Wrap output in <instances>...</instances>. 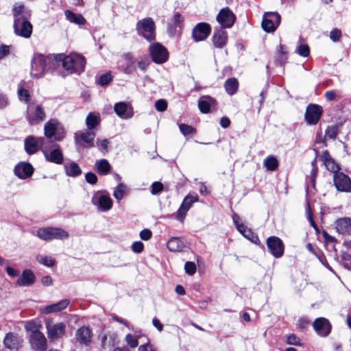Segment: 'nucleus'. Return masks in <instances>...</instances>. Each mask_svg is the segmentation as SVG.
Segmentation results:
<instances>
[{
  "label": "nucleus",
  "mask_w": 351,
  "mask_h": 351,
  "mask_svg": "<svg viewBox=\"0 0 351 351\" xmlns=\"http://www.w3.org/2000/svg\"><path fill=\"white\" fill-rule=\"evenodd\" d=\"M69 303L70 302L69 300H62L57 303L47 305L41 308L40 311L43 314L58 313L65 309L69 306Z\"/></svg>",
  "instance_id": "nucleus-27"
},
{
  "label": "nucleus",
  "mask_w": 351,
  "mask_h": 351,
  "mask_svg": "<svg viewBox=\"0 0 351 351\" xmlns=\"http://www.w3.org/2000/svg\"><path fill=\"white\" fill-rule=\"evenodd\" d=\"M48 141L44 137L28 136L24 142L25 150L28 154H34L39 149L42 151Z\"/></svg>",
  "instance_id": "nucleus-10"
},
{
  "label": "nucleus",
  "mask_w": 351,
  "mask_h": 351,
  "mask_svg": "<svg viewBox=\"0 0 351 351\" xmlns=\"http://www.w3.org/2000/svg\"><path fill=\"white\" fill-rule=\"evenodd\" d=\"M66 326L64 322L46 323L47 335L49 339L57 340L63 338L66 335Z\"/></svg>",
  "instance_id": "nucleus-8"
},
{
  "label": "nucleus",
  "mask_w": 351,
  "mask_h": 351,
  "mask_svg": "<svg viewBox=\"0 0 351 351\" xmlns=\"http://www.w3.org/2000/svg\"><path fill=\"white\" fill-rule=\"evenodd\" d=\"M36 236L44 241L63 240L69 237V234L66 231L60 228L47 227L39 228L36 232Z\"/></svg>",
  "instance_id": "nucleus-6"
},
{
  "label": "nucleus",
  "mask_w": 351,
  "mask_h": 351,
  "mask_svg": "<svg viewBox=\"0 0 351 351\" xmlns=\"http://www.w3.org/2000/svg\"><path fill=\"white\" fill-rule=\"evenodd\" d=\"M335 228L339 234H350L351 232V219L344 217L337 219L335 222Z\"/></svg>",
  "instance_id": "nucleus-30"
},
{
  "label": "nucleus",
  "mask_w": 351,
  "mask_h": 351,
  "mask_svg": "<svg viewBox=\"0 0 351 351\" xmlns=\"http://www.w3.org/2000/svg\"><path fill=\"white\" fill-rule=\"evenodd\" d=\"M180 130L184 136L193 135L196 134V130L192 126L182 123L179 125Z\"/></svg>",
  "instance_id": "nucleus-45"
},
{
  "label": "nucleus",
  "mask_w": 351,
  "mask_h": 351,
  "mask_svg": "<svg viewBox=\"0 0 351 351\" xmlns=\"http://www.w3.org/2000/svg\"><path fill=\"white\" fill-rule=\"evenodd\" d=\"M86 181L90 184H95L97 182V177L93 172H88L85 174Z\"/></svg>",
  "instance_id": "nucleus-57"
},
{
  "label": "nucleus",
  "mask_w": 351,
  "mask_h": 351,
  "mask_svg": "<svg viewBox=\"0 0 351 351\" xmlns=\"http://www.w3.org/2000/svg\"><path fill=\"white\" fill-rule=\"evenodd\" d=\"M114 110L116 114L123 119H130L134 115L132 105L124 101L116 103L114 106Z\"/></svg>",
  "instance_id": "nucleus-22"
},
{
  "label": "nucleus",
  "mask_w": 351,
  "mask_h": 351,
  "mask_svg": "<svg viewBox=\"0 0 351 351\" xmlns=\"http://www.w3.org/2000/svg\"><path fill=\"white\" fill-rule=\"evenodd\" d=\"M280 19L277 12H266L263 15L262 27L267 32H274L280 25Z\"/></svg>",
  "instance_id": "nucleus-12"
},
{
  "label": "nucleus",
  "mask_w": 351,
  "mask_h": 351,
  "mask_svg": "<svg viewBox=\"0 0 351 351\" xmlns=\"http://www.w3.org/2000/svg\"><path fill=\"white\" fill-rule=\"evenodd\" d=\"M184 270L187 274L192 276L196 272V265L193 262L187 261L184 265Z\"/></svg>",
  "instance_id": "nucleus-49"
},
{
  "label": "nucleus",
  "mask_w": 351,
  "mask_h": 351,
  "mask_svg": "<svg viewBox=\"0 0 351 351\" xmlns=\"http://www.w3.org/2000/svg\"><path fill=\"white\" fill-rule=\"evenodd\" d=\"M184 21L183 16L178 12L176 13L173 18V22L175 27H180Z\"/></svg>",
  "instance_id": "nucleus-59"
},
{
  "label": "nucleus",
  "mask_w": 351,
  "mask_h": 351,
  "mask_svg": "<svg viewBox=\"0 0 351 351\" xmlns=\"http://www.w3.org/2000/svg\"><path fill=\"white\" fill-rule=\"evenodd\" d=\"M45 118V113L40 105L32 103L27 109V119L30 124H36Z\"/></svg>",
  "instance_id": "nucleus-13"
},
{
  "label": "nucleus",
  "mask_w": 351,
  "mask_h": 351,
  "mask_svg": "<svg viewBox=\"0 0 351 351\" xmlns=\"http://www.w3.org/2000/svg\"><path fill=\"white\" fill-rule=\"evenodd\" d=\"M95 132L88 130L78 132L75 134V140L86 147H93L95 146Z\"/></svg>",
  "instance_id": "nucleus-25"
},
{
  "label": "nucleus",
  "mask_w": 351,
  "mask_h": 351,
  "mask_svg": "<svg viewBox=\"0 0 351 351\" xmlns=\"http://www.w3.org/2000/svg\"><path fill=\"white\" fill-rule=\"evenodd\" d=\"M128 192V186L124 183H120L113 190V196L119 202Z\"/></svg>",
  "instance_id": "nucleus-40"
},
{
  "label": "nucleus",
  "mask_w": 351,
  "mask_h": 351,
  "mask_svg": "<svg viewBox=\"0 0 351 351\" xmlns=\"http://www.w3.org/2000/svg\"><path fill=\"white\" fill-rule=\"evenodd\" d=\"M56 66L54 55L45 56L40 53L35 54L32 60L31 75L33 77L39 78Z\"/></svg>",
  "instance_id": "nucleus-3"
},
{
  "label": "nucleus",
  "mask_w": 351,
  "mask_h": 351,
  "mask_svg": "<svg viewBox=\"0 0 351 351\" xmlns=\"http://www.w3.org/2000/svg\"><path fill=\"white\" fill-rule=\"evenodd\" d=\"M45 139L51 142V138H54L56 141H62L64 137V130L62 124L57 119H50L44 126Z\"/></svg>",
  "instance_id": "nucleus-5"
},
{
  "label": "nucleus",
  "mask_w": 351,
  "mask_h": 351,
  "mask_svg": "<svg viewBox=\"0 0 351 351\" xmlns=\"http://www.w3.org/2000/svg\"><path fill=\"white\" fill-rule=\"evenodd\" d=\"M149 53L152 60L157 64L165 62L169 58L167 49L159 43H154L149 46Z\"/></svg>",
  "instance_id": "nucleus-9"
},
{
  "label": "nucleus",
  "mask_w": 351,
  "mask_h": 351,
  "mask_svg": "<svg viewBox=\"0 0 351 351\" xmlns=\"http://www.w3.org/2000/svg\"><path fill=\"white\" fill-rule=\"evenodd\" d=\"M152 232L149 229H144L140 232V237L144 241H148L151 239Z\"/></svg>",
  "instance_id": "nucleus-60"
},
{
  "label": "nucleus",
  "mask_w": 351,
  "mask_h": 351,
  "mask_svg": "<svg viewBox=\"0 0 351 351\" xmlns=\"http://www.w3.org/2000/svg\"><path fill=\"white\" fill-rule=\"evenodd\" d=\"M138 351H155L152 346L149 343H146L139 346Z\"/></svg>",
  "instance_id": "nucleus-64"
},
{
  "label": "nucleus",
  "mask_w": 351,
  "mask_h": 351,
  "mask_svg": "<svg viewBox=\"0 0 351 351\" xmlns=\"http://www.w3.org/2000/svg\"><path fill=\"white\" fill-rule=\"evenodd\" d=\"M323 110L317 104H309L306 109L304 117L309 125H315L319 120Z\"/></svg>",
  "instance_id": "nucleus-16"
},
{
  "label": "nucleus",
  "mask_w": 351,
  "mask_h": 351,
  "mask_svg": "<svg viewBox=\"0 0 351 351\" xmlns=\"http://www.w3.org/2000/svg\"><path fill=\"white\" fill-rule=\"evenodd\" d=\"M18 95L21 101H24L26 103L29 101L30 95L29 91L23 87L19 88Z\"/></svg>",
  "instance_id": "nucleus-46"
},
{
  "label": "nucleus",
  "mask_w": 351,
  "mask_h": 351,
  "mask_svg": "<svg viewBox=\"0 0 351 351\" xmlns=\"http://www.w3.org/2000/svg\"><path fill=\"white\" fill-rule=\"evenodd\" d=\"M42 152L47 162L56 165H62L64 161V155L58 144L48 141L42 148Z\"/></svg>",
  "instance_id": "nucleus-4"
},
{
  "label": "nucleus",
  "mask_w": 351,
  "mask_h": 351,
  "mask_svg": "<svg viewBox=\"0 0 351 351\" xmlns=\"http://www.w3.org/2000/svg\"><path fill=\"white\" fill-rule=\"evenodd\" d=\"M6 272L8 276H10V277H12V278L16 277V276H19V274H20L19 270L14 269L9 266H8L6 267Z\"/></svg>",
  "instance_id": "nucleus-62"
},
{
  "label": "nucleus",
  "mask_w": 351,
  "mask_h": 351,
  "mask_svg": "<svg viewBox=\"0 0 351 351\" xmlns=\"http://www.w3.org/2000/svg\"><path fill=\"white\" fill-rule=\"evenodd\" d=\"M36 281L34 274L28 269H24L17 279L16 284L19 287H30Z\"/></svg>",
  "instance_id": "nucleus-26"
},
{
  "label": "nucleus",
  "mask_w": 351,
  "mask_h": 351,
  "mask_svg": "<svg viewBox=\"0 0 351 351\" xmlns=\"http://www.w3.org/2000/svg\"><path fill=\"white\" fill-rule=\"evenodd\" d=\"M24 327L26 331L29 332L30 334H34L40 332V329L41 328L42 325L39 320L32 319L26 322Z\"/></svg>",
  "instance_id": "nucleus-41"
},
{
  "label": "nucleus",
  "mask_w": 351,
  "mask_h": 351,
  "mask_svg": "<svg viewBox=\"0 0 351 351\" xmlns=\"http://www.w3.org/2000/svg\"><path fill=\"white\" fill-rule=\"evenodd\" d=\"M64 170L66 176L70 177H77L82 174V170L75 162L64 165Z\"/></svg>",
  "instance_id": "nucleus-36"
},
{
  "label": "nucleus",
  "mask_w": 351,
  "mask_h": 351,
  "mask_svg": "<svg viewBox=\"0 0 351 351\" xmlns=\"http://www.w3.org/2000/svg\"><path fill=\"white\" fill-rule=\"evenodd\" d=\"M34 172V168L29 163H20L14 168V173L17 177L25 179L30 177Z\"/></svg>",
  "instance_id": "nucleus-28"
},
{
  "label": "nucleus",
  "mask_w": 351,
  "mask_h": 351,
  "mask_svg": "<svg viewBox=\"0 0 351 351\" xmlns=\"http://www.w3.org/2000/svg\"><path fill=\"white\" fill-rule=\"evenodd\" d=\"M324 165L326 166V167L328 170L333 172V174L335 173L339 172V171H337L339 169V167H338L337 164L335 163V162L334 161L333 159H332L331 160H330L328 162H326V164H324Z\"/></svg>",
  "instance_id": "nucleus-58"
},
{
  "label": "nucleus",
  "mask_w": 351,
  "mask_h": 351,
  "mask_svg": "<svg viewBox=\"0 0 351 351\" xmlns=\"http://www.w3.org/2000/svg\"><path fill=\"white\" fill-rule=\"evenodd\" d=\"M28 340L31 348L35 351H46L48 348L47 338L42 332L29 334Z\"/></svg>",
  "instance_id": "nucleus-14"
},
{
  "label": "nucleus",
  "mask_w": 351,
  "mask_h": 351,
  "mask_svg": "<svg viewBox=\"0 0 351 351\" xmlns=\"http://www.w3.org/2000/svg\"><path fill=\"white\" fill-rule=\"evenodd\" d=\"M227 32L222 29H216L213 34L212 40L214 46L222 48L227 42Z\"/></svg>",
  "instance_id": "nucleus-29"
},
{
  "label": "nucleus",
  "mask_w": 351,
  "mask_h": 351,
  "mask_svg": "<svg viewBox=\"0 0 351 351\" xmlns=\"http://www.w3.org/2000/svg\"><path fill=\"white\" fill-rule=\"evenodd\" d=\"M342 34L339 29L334 28L330 32V38L333 42H338L341 38Z\"/></svg>",
  "instance_id": "nucleus-52"
},
{
  "label": "nucleus",
  "mask_w": 351,
  "mask_h": 351,
  "mask_svg": "<svg viewBox=\"0 0 351 351\" xmlns=\"http://www.w3.org/2000/svg\"><path fill=\"white\" fill-rule=\"evenodd\" d=\"M19 343L18 336L12 332L8 333L3 339L4 346L8 349H14L17 348Z\"/></svg>",
  "instance_id": "nucleus-38"
},
{
  "label": "nucleus",
  "mask_w": 351,
  "mask_h": 351,
  "mask_svg": "<svg viewBox=\"0 0 351 351\" xmlns=\"http://www.w3.org/2000/svg\"><path fill=\"white\" fill-rule=\"evenodd\" d=\"M124 63L120 65L121 70L127 74H130L136 70V63L130 53H126L123 57Z\"/></svg>",
  "instance_id": "nucleus-33"
},
{
  "label": "nucleus",
  "mask_w": 351,
  "mask_h": 351,
  "mask_svg": "<svg viewBox=\"0 0 351 351\" xmlns=\"http://www.w3.org/2000/svg\"><path fill=\"white\" fill-rule=\"evenodd\" d=\"M334 185L340 192L349 193L351 191V180L348 176L342 172L333 174Z\"/></svg>",
  "instance_id": "nucleus-15"
},
{
  "label": "nucleus",
  "mask_w": 351,
  "mask_h": 351,
  "mask_svg": "<svg viewBox=\"0 0 351 351\" xmlns=\"http://www.w3.org/2000/svg\"><path fill=\"white\" fill-rule=\"evenodd\" d=\"M112 76L110 73H107L105 74L101 75L99 78L98 83L101 86H106L108 85L111 81H112Z\"/></svg>",
  "instance_id": "nucleus-53"
},
{
  "label": "nucleus",
  "mask_w": 351,
  "mask_h": 351,
  "mask_svg": "<svg viewBox=\"0 0 351 351\" xmlns=\"http://www.w3.org/2000/svg\"><path fill=\"white\" fill-rule=\"evenodd\" d=\"M198 201V197L196 194L188 195L186 196L177 212L176 219L182 222L185 216L192 206L193 204Z\"/></svg>",
  "instance_id": "nucleus-18"
},
{
  "label": "nucleus",
  "mask_w": 351,
  "mask_h": 351,
  "mask_svg": "<svg viewBox=\"0 0 351 351\" xmlns=\"http://www.w3.org/2000/svg\"><path fill=\"white\" fill-rule=\"evenodd\" d=\"M236 20V16L228 8H223L217 16V21L223 28L231 27Z\"/></svg>",
  "instance_id": "nucleus-17"
},
{
  "label": "nucleus",
  "mask_w": 351,
  "mask_h": 351,
  "mask_svg": "<svg viewBox=\"0 0 351 351\" xmlns=\"http://www.w3.org/2000/svg\"><path fill=\"white\" fill-rule=\"evenodd\" d=\"M337 135V128L335 126H329L326 128L325 138L334 139Z\"/></svg>",
  "instance_id": "nucleus-47"
},
{
  "label": "nucleus",
  "mask_w": 351,
  "mask_h": 351,
  "mask_svg": "<svg viewBox=\"0 0 351 351\" xmlns=\"http://www.w3.org/2000/svg\"><path fill=\"white\" fill-rule=\"evenodd\" d=\"M155 108L159 112H164L167 110V102L162 99H158L155 102Z\"/></svg>",
  "instance_id": "nucleus-54"
},
{
  "label": "nucleus",
  "mask_w": 351,
  "mask_h": 351,
  "mask_svg": "<svg viewBox=\"0 0 351 351\" xmlns=\"http://www.w3.org/2000/svg\"><path fill=\"white\" fill-rule=\"evenodd\" d=\"M112 167L106 159L97 160L94 165V169L101 176L108 175Z\"/></svg>",
  "instance_id": "nucleus-32"
},
{
  "label": "nucleus",
  "mask_w": 351,
  "mask_h": 351,
  "mask_svg": "<svg viewBox=\"0 0 351 351\" xmlns=\"http://www.w3.org/2000/svg\"><path fill=\"white\" fill-rule=\"evenodd\" d=\"M163 189V185L160 182H154L151 186V193L152 195H156L161 192Z\"/></svg>",
  "instance_id": "nucleus-55"
},
{
  "label": "nucleus",
  "mask_w": 351,
  "mask_h": 351,
  "mask_svg": "<svg viewBox=\"0 0 351 351\" xmlns=\"http://www.w3.org/2000/svg\"><path fill=\"white\" fill-rule=\"evenodd\" d=\"M36 260L40 264L48 267L53 266L56 263V260L50 256L38 254L36 256Z\"/></svg>",
  "instance_id": "nucleus-42"
},
{
  "label": "nucleus",
  "mask_w": 351,
  "mask_h": 351,
  "mask_svg": "<svg viewBox=\"0 0 351 351\" xmlns=\"http://www.w3.org/2000/svg\"><path fill=\"white\" fill-rule=\"evenodd\" d=\"M295 52L304 58H306L310 54V49L307 44L300 43L295 49Z\"/></svg>",
  "instance_id": "nucleus-44"
},
{
  "label": "nucleus",
  "mask_w": 351,
  "mask_h": 351,
  "mask_svg": "<svg viewBox=\"0 0 351 351\" xmlns=\"http://www.w3.org/2000/svg\"><path fill=\"white\" fill-rule=\"evenodd\" d=\"M313 326L316 332L321 337L328 336L331 331V325L329 321L324 317L317 318Z\"/></svg>",
  "instance_id": "nucleus-24"
},
{
  "label": "nucleus",
  "mask_w": 351,
  "mask_h": 351,
  "mask_svg": "<svg viewBox=\"0 0 351 351\" xmlns=\"http://www.w3.org/2000/svg\"><path fill=\"white\" fill-rule=\"evenodd\" d=\"M264 166L267 171H273L278 167V161L277 158L273 156L267 157L263 162Z\"/></svg>",
  "instance_id": "nucleus-43"
},
{
  "label": "nucleus",
  "mask_w": 351,
  "mask_h": 351,
  "mask_svg": "<svg viewBox=\"0 0 351 351\" xmlns=\"http://www.w3.org/2000/svg\"><path fill=\"white\" fill-rule=\"evenodd\" d=\"M211 32V27L207 23H199L193 29L192 35L195 42L206 39Z\"/></svg>",
  "instance_id": "nucleus-21"
},
{
  "label": "nucleus",
  "mask_w": 351,
  "mask_h": 351,
  "mask_svg": "<svg viewBox=\"0 0 351 351\" xmlns=\"http://www.w3.org/2000/svg\"><path fill=\"white\" fill-rule=\"evenodd\" d=\"M9 104L8 97L2 93H0V108H4Z\"/></svg>",
  "instance_id": "nucleus-61"
},
{
  "label": "nucleus",
  "mask_w": 351,
  "mask_h": 351,
  "mask_svg": "<svg viewBox=\"0 0 351 351\" xmlns=\"http://www.w3.org/2000/svg\"><path fill=\"white\" fill-rule=\"evenodd\" d=\"M14 16V32L16 35L29 38L32 34V25L29 22L30 14L25 10L24 5L15 4L12 8Z\"/></svg>",
  "instance_id": "nucleus-1"
},
{
  "label": "nucleus",
  "mask_w": 351,
  "mask_h": 351,
  "mask_svg": "<svg viewBox=\"0 0 351 351\" xmlns=\"http://www.w3.org/2000/svg\"><path fill=\"white\" fill-rule=\"evenodd\" d=\"M93 205L97 206L98 209L106 212L112 207V200L108 193L101 191L95 193L91 199Z\"/></svg>",
  "instance_id": "nucleus-11"
},
{
  "label": "nucleus",
  "mask_w": 351,
  "mask_h": 351,
  "mask_svg": "<svg viewBox=\"0 0 351 351\" xmlns=\"http://www.w3.org/2000/svg\"><path fill=\"white\" fill-rule=\"evenodd\" d=\"M232 220L237 227V229L241 234H242V235H243V237L252 242H255V241L258 239L257 236L254 234L251 229L246 227L242 223L240 217L237 214L234 213L232 215Z\"/></svg>",
  "instance_id": "nucleus-23"
},
{
  "label": "nucleus",
  "mask_w": 351,
  "mask_h": 351,
  "mask_svg": "<svg viewBox=\"0 0 351 351\" xmlns=\"http://www.w3.org/2000/svg\"><path fill=\"white\" fill-rule=\"evenodd\" d=\"M155 28V23L149 17L139 21L136 24L137 33L149 42L156 38Z\"/></svg>",
  "instance_id": "nucleus-7"
},
{
  "label": "nucleus",
  "mask_w": 351,
  "mask_h": 351,
  "mask_svg": "<svg viewBox=\"0 0 351 351\" xmlns=\"http://www.w3.org/2000/svg\"><path fill=\"white\" fill-rule=\"evenodd\" d=\"M125 341L128 343V345L131 348H136L138 346V341L137 338L135 336H133L131 334H128L125 336Z\"/></svg>",
  "instance_id": "nucleus-48"
},
{
  "label": "nucleus",
  "mask_w": 351,
  "mask_h": 351,
  "mask_svg": "<svg viewBox=\"0 0 351 351\" xmlns=\"http://www.w3.org/2000/svg\"><path fill=\"white\" fill-rule=\"evenodd\" d=\"M167 247L171 252H180L184 248L185 245L184 242L180 238L172 237L168 241Z\"/></svg>",
  "instance_id": "nucleus-34"
},
{
  "label": "nucleus",
  "mask_w": 351,
  "mask_h": 351,
  "mask_svg": "<svg viewBox=\"0 0 351 351\" xmlns=\"http://www.w3.org/2000/svg\"><path fill=\"white\" fill-rule=\"evenodd\" d=\"M75 340L82 346H89L92 342L93 332L88 326H83L75 332Z\"/></svg>",
  "instance_id": "nucleus-20"
},
{
  "label": "nucleus",
  "mask_w": 351,
  "mask_h": 351,
  "mask_svg": "<svg viewBox=\"0 0 351 351\" xmlns=\"http://www.w3.org/2000/svg\"><path fill=\"white\" fill-rule=\"evenodd\" d=\"M66 19L71 23L76 25H84L86 23V19L81 14H76L69 10L64 11Z\"/></svg>",
  "instance_id": "nucleus-35"
},
{
  "label": "nucleus",
  "mask_w": 351,
  "mask_h": 351,
  "mask_svg": "<svg viewBox=\"0 0 351 351\" xmlns=\"http://www.w3.org/2000/svg\"><path fill=\"white\" fill-rule=\"evenodd\" d=\"M56 66L59 62H62L63 68L69 73H81L84 71L86 60L84 56L76 53H72L69 55L59 53L54 55Z\"/></svg>",
  "instance_id": "nucleus-2"
},
{
  "label": "nucleus",
  "mask_w": 351,
  "mask_h": 351,
  "mask_svg": "<svg viewBox=\"0 0 351 351\" xmlns=\"http://www.w3.org/2000/svg\"><path fill=\"white\" fill-rule=\"evenodd\" d=\"M287 343L289 345L300 346V339L294 334L287 335Z\"/></svg>",
  "instance_id": "nucleus-51"
},
{
  "label": "nucleus",
  "mask_w": 351,
  "mask_h": 351,
  "mask_svg": "<svg viewBox=\"0 0 351 351\" xmlns=\"http://www.w3.org/2000/svg\"><path fill=\"white\" fill-rule=\"evenodd\" d=\"M100 123V116L99 114L90 112L86 119V125L89 130L95 129Z\"/></svg>",
  "instance_id": "nucleus-39"
},
{
  "label": "nucleus",
  "mask_w": 351,
  "mask_h": 351,
  "mask_svg": "<svg viewBox=\"0 0 351 351\" xmlns=\"http://www.w3.org/2000/svg\"><path fill=\"white\" fill-rule=\"evenodd\" d=\"M216 105L215 100L210 96H202L199 99L198 107L202 113H208L210 108Z\"/></svg>",
  "instance_id": "nucleus-31"
},
{
  "label": "nucleus",
  "mask_w": 351,
  "mask_h": 351,
  "mask_svg": "<svg viewBox=\"0 0 351 351\" xmlns=\"http://www.w3.org/2000/svg\"><path fill=\"white\" fill-rule=\"evenodd\" d=\"M267 245L270 253L275 258H280L284 253V244L282 241L277 237H269L267 239Z\"/></svg>",
  "instance_id": "nucleus-19"
},
{
  "label": "nucleus",
  "mask_w": 351,
  "mask_h": 351,
  "mask_svg": "<svg viewBox=\"0 0 351 351\" xmlns=\"http://www.w3.org/2000/svg\"><path fill=\"white\" fill-rule=\"evenodd\" d=\"M224 88L229 95H233L238 90L239 82L234 77L229 78L225 82Z\"/></svg>",
  "instance_id": "nucleus-37"
},
{
  "label": "nucleus",
  "mask_w": 351,
  "mask_h": 351,
  "mask_svg": "<svg viewBox=\"0 0 351 351\" xmlns=\"http://www.w3.org/2000/svg\"><path fill=\"white\" fill-rule=\"evenodd\" d=\"M332 158L329 154V152L327 150H325L322 152V154L321 155V160L324 162V164H326L328 161L331 160Z\"/></svg>",
  "instance_id": "nucleus-63"
},
{
  "label": "nucleus",
  "mask_w": 351,
  "mask_h": 351,
  "mask_svg": "<svg viewBox=\"0 0 351 351\" xmlns=\"http://www.w3.org/2000/svg\"><path fill=\"white\" fill-rule=\"evenodd\" d=\"M131 248L135 253H141L144 250V244L141 241H135L132 243Z\"/></svg>",
  "instance_id": "nucleus-56"
},
{
  "label": "nucleus",
  "mask_w": 351,
  "mask_h": 351,
  "mask_svg": "<svg viewBox=\"0 0 351 351\" xmlns=\"http://www.w3.org/2000/svg\"><path fill=\"white\" fill-rule=\"evenodd\" d=\"M109 141L107 139L97 140L96 146L101 152H107L108 149Z\"/></svg>",
  "instance_id": "nucleus-50"
}]
</instances>
